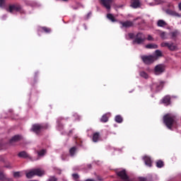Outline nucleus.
<instances>
[{
  "label": "nucleus",
  "instance_id": "f704fd0d",
  "mask_svg": "<svg viewBox=\"0 0 181 181\" xmlns=\"http://www.w3.org/2000/svg\"><path fill=\"white\" fill-rule=\"evenodd\" d=\"M42 29L44 30V32H45V33H50L51 32V30L49 28L42 27Z\"/></svg>",
  "mask_w": 181,
  "mask_h": 181
},
{
  "label": "nucleus",
  "instance_id": "58836bf2",
  "mask_svg": "<svg viewBox=\"0 0 181 181\" xmlns=\"http://www.w3.org/2000/svg\"><path fill=\"white\" fill-rule=\"evenodd\" d=\"M147 40H153V37H152L151 35H148Z\"/></svg>",
  "mask_w": 181,
  "mask_h": 181
},
{
  "label": "nucleus",
  "instance_id": "e433bc0d",
  "mask_svg": "<svg viewBox=\"0 0 181 181\" xmlns=\"http://www.w3.org/2000/svg\"><path fill=\"white\" fill-rule=\"evenodd\" d=\"M160 36L161 39H163V40L167 39L166 33H165V32H161L160 34Z\"/></svg>",
  "mask_w": 181,
  "mask_h": 181
},
{
  "label": "nucleus",
  "instance_id": "f03ea898",
  "mask_svg": "<svg viewBox=\"0 0 181 181\" xmlns=\"http://www.w3.org/2000/svg\"><path fill=\"white\" fill-rule=\"evenodd\" d=\"M6 11L10 13H16V12L23 13V8H22V6L18 4H9L8 8H6Z\"/></svg>",
  "mask_w": 181,
  "mask_h": 181
},
{
  "label": "nucleus",
  "instance_id": "5701e85b",
  "mask_svg": "<svg viewBox=\"0 0 181 181\" xmlns=\"http://www.w3.org/2000/svg\"><path fill=\"white\" fill-rule=\"evenodd\" d=\"M170 15H171V16H175L176 18H181V15L175 11H170Z\"/></svg>",
  "mask_w": 181,
  "mask_h": 181
},
{
  "label": "nucleus",
  "instance_id": "dca6fc26",
  "mask_svg": "<svg viewBox=\"0 0 181 181\" xmlns=\"http://www.w3.org/2000/svg\"><path fill=\"white\" fill-rule=\"evenodd\" d=\"M168 49L171 50V52H174V50L177 49V45H175L173 42H169Z\"/></svg>",
  "mask_w": 181,
  "mask_h": 181
},
{
  "label": "nucleus",
  "instance_id": "c9c22d12",
  "mask_svg": "<svg viewBox=\"0 0 181 181\" xmlns=\"http://www.w3.org/2000/svg\"><path fill=\"white\" fill-rule=\"evenodd\" d=\"M161 47H169V42H163L160 44Z\"/></svg>",
  "mask_w": 181,
  "mask_h": 181
},
{
  "label": "nucleus",
  "instance_id": "72a5a7b5",
  "mask_svg": "<svg viewBox=\"0 0 181 181\" xmlns=\"http://www.w3.org/2000/svg\"><path fill=\"white\" fill-rule=\"evenodd\" d=\"M6 0H0V8H4Z\"/></svg>",
  "mask_w": 181,
  "mask_h": 181
},
{
  "label": "nucleus",
  "instance_id": "6ab92c4d",
  "mask_svg": "<svg viewBox=\"0 0 181 181\" xmlns=\"http://www.w3.org/2000/svg\"><path fill=\"white\" fill-rule=\"evenodd\" d=\"M107 18L111 22H117V19L115 18V16L112 15V13H107Z\"/></svg>",
  "mask_w": 181,
  "mask_h": 181
},
{
  "label": "nucleus",
  "instance_id": "0eeeda50",
  "mask_svg": "<svg viewBox=\"0 0 181 181\" xmlns=\"http://www.w3.org/2000/svg\"><path fill=\"white\" fill-rule=\"evenodd\" d=\"M117 175L122 181H131L128 175H127V171L125 170L117 171Z\"/></svg>",
  "mask_w": 181,
  "mask_h": 181
},
{
  "label": "nucleus",
  "instance_id": "c756f323",
  "mask_svg": "<svg viewBox=\"0 0 181 181\" xmlns=\"http://www.w3.org/2000/svg\"><path fill=\"white\" fill-rule=\"evenodd\" d=\"M72 177L74 180L78 181V179H80V175L77 173L72 174Z\"/></svg>",
  "mask_w": 181,
  "mask_h": 181
},
{
  "label": "nucleus",
  "instance_id": "39448f33",
  "mask_svg": "<svg viewBox=\"0 0 181 181\" xmlns=\"http://www.w3.org/2000/svg\"><path fill=\"white\" fill-rule=\"evenodd\" d=\"M141 59L143 60L144 64H152L153 62H156V57H153V55H143L141 56Z\"/></svg>",
  "mask_w": 181,
  "mask_h": 181
},
{
  "label": "nucleus",
  "instance_id": "a211bd4d",
  "mask_svg": "<svg viewBox=\"0 0 181 181\" xmlns=\"http://www.w3.org/2000/svg\"><path fill=\"white\" fill-rule=\"evenodd\" d=\"M168 25V23H166V22L163 20H158L157 22V25L159 28H165V26H166Z\"/></svg>",
  "mask_w": 181,
  "mask_h": 181
},
{
  "label": "nucleus",
  "instance_id": "393cba45",
  "mask_svg": "<svg viewBox=\"0 0 181 181\" xmlns=\"http://www.w3.org/2000/svg\"><path fill=\"white\" fill-rule=\"evenodd\" d=\"M76 151H77V148L76 147H72L69 150V153L71 156H74V153H76Z\"/></svg>",
  "mask_w": 181,
  "mask_h": 181
},
{
  "label": "nucleus",
  "instance_id": "2eb2a0df",
  "mask_svg": "<svg viewBox=\"0 0 181 181\" xmlns=\"http://www.w3.org/2000/svg\"><path fill=\"white\" fill-rule=\"evenodd\" d=\"M22 139V136L21 135H16L10 140V144H13V142H18V141H21Z\"/></svg>",
  "mask_w": 181,
  "mask_h": 181
},
{
  "label": "nucleus",
  "instance_id": "aec40b11",
  "mask_svg": "<svg viewBox=\"0 0 181 181\" xmlns=\"http://www.w3.org/2000/svg\"><path fill=\"white\" fill-rule=\"evenodd\" d=\"M19 158H29L30 159V157L29 156V154L26 153V151H21L18 153Z\"/></svg>",
  "mask_w": 181,
  "mask_h": 181
},
{
  "label": "nucleus",
  "instance_id": "c03bdc74",
  "mask_svg": "<svg viewBox=\"0 0 181 181\" xmlns=\"http://www.w3.org/2000/svg\"><path fill=\"white\" fill-rule=\"evenodd\" d=\"M134 21H136V19H134Z\"/></svg>",
  "mask_w": 181,
  "mask_h": 181
},
{
  "label": "nucleus",
  "instance_id": "4468645a",
  "mask_svg": "<svg viewBox=\"0 0 181 181\" xmlns=\"http://www.w3.org/2000/svg\"><path fill=\"white\" fill-rule=\"evenodd\" d=\"M100 132H95L93 134L92 141L93 142H98L100 141Z\"/></svg>",
  "mask_w": 181,
  "mask_h": 181
},
{
  "label": "nucleus",
  "instance_id": "c85d7f7f",
  "mask_svg": "<svg viewBox=\"0 0 181 181\" xmlns=\"http://www.w3.org/2000/svg\"><path fill=\"white\" fill-rule=\"evenodd\" d=\"M141 77H143L144 78H148L149 76H148V74L145 71L140 72Z\"/></svg>",
  "mask_w": 181,
  "mask_h": 181
},
{
  "label": "nucleus",
  "instance_id": "a878e982",
  "mask_svg": "<svg viewBox=\"0 0 181 181\" xmlns=\"http://www.w3.org/2000/svg\"><path fill=\"white\" fill-rule=\"evenodd\" d=\"M163 165H164V164H163V161H162V160H158L157 162H156V166H157V168H163Z\"/></svg>",
  "mask_w": 181,
  "mask_h": 181
},
{
  "label": "nucleus",
  "instance_id": "37998d69",
  "mask_svg": "<svg viewBox=\"0 0 181 181\" xmlns=\"http://www.w3.org/2000/svg\"><path fill=\"white\" fill-rule=\"evenodd\" d=\"M62 1H63L64 2H67V1H69V0H62Z\"/></svg>",
  "mask_w": 181,
  "mask_h": 181
},
{
  "label": "nucleus",
  "instance_id": "4c0bfd02",
  "mask_svg": "<svg viewBox=\"0 0 181 181\" xmlns=\"http://www.w3.org/2000/svg\"><path fill=\"white\" fill-rule=\"evenodd\" d=\"M48 181H57V178H56L55 177H51Z\"/></svg>",
  "mask_w": 181,
  "mask_h": 181
},
{
  "label": "nucleus",
  "instance_id": "ddd939ff",
  "mask_svg": "<svg viewBox=\"0 0 181 181\" xmlns=\"http://www.w3.org/2000/svg\"><path fill=\"white\" fill-rule=\"evenodd\" d=\"M163 104H165V105H170V95H165L162 99Z\"/></svg>",
  "mask_w": 181,
  "mask_h": 181
},
{
  "label": "nucleus",
  "instance_id": "9b49d317",
  "mask_svg": "<svg viewBox=\"0 0 181 181\" xmlns=\"http://www.w3.org/2000/svg\"><path fill=\"white\" fill-rule=\"evenodd\" d=\"M131 6L132 8L136 9V8H139L141 6V1L139 0H132Z\"/></svg>",
  "mask_w": 181,
  "mask_h": 181
},
{
  "label": "nucleus",
  "instance_id": "423d86ee",
  "mask_svg": "<svg viewBox=\"0 0 181 181\" xmlns=\"http://www.w3.org/2000/svg\"><path fill=\"white\" fill-rule=\"evenodd\" d=\"M145 35L143 33H137L136 38L134 40L133 43H136L137 45H141L145 42Z\"/></svg>",
  "mask_w": 181,
  "mask_h": 181
},
{
  "label": "nucleus",
  "instance_id": "79ce46f5",
  "mask_svg": "<svg viewBox=\"0 0 181 181\" xmlns=\"http://www.w3.org/2000/svg\"><path fill=\"white\" fill-rule=\"evenodd\" d=\"M178 8H179V10L181 11V3H180V4H178Z\"/></svg>",
  "mask_w": 181,
  "mask_h": 181
},
{
  "label": "nucleus",
  "instance_id": "7ed1b4c3",
  "mask_svg": "<svg viewBox=\"0 0 181 181\" xmlns=\"http://www.w3.org/2000/svg\"><path fill=\"white\" fill-rule=\"evenodd\" d=\"M47 128H49V124H35L33 125L31 131L35 132L36 135H39L42 131H45V129H47Z\"/></svg>",
  "mask_w": 181,
  "mask_h": 181
},
{
  "label": "nucleus",
  "instance_id": "ea45409f",
  "mask_svg": "<svg viewBox=\"0 0 181 181\" xmlns=\"http://www.w3.org/2000/svg\"><path fill=\"white\" fill-rule=\"evenodd\" d=\"M129 37H130V39H134V33H129Z\"/></svg>",
  "mask_w": 181,
  "mask_h": 181
},
{
  "label": "nucleus",
  "instance_id": "9d476101",
  "mask_svg": "<svg viewBox=\"0 0 181 181\" xmlns=\"http://www.w3.org/2000/svg\"><path fill=\"white\" fill-rule=\"evenodd\" d=\"M120 25H122L121 28H132L134 26V22L131 21H119Z\"/></svg>",
  "mask_w": 181,
  "mask_h": 181
},
{
  "label": "nucleus",
  "instance_id": "412c9836",
  "mask_svg": "<svg viewBox=\"0 0 181 181\" xmlns=\"http://www.w3.org/2000/svg\"><path fill=\"white\" fill-rule=\"evenodd\" d=\"M0 180L13 181L12 179H7L6 175L2 172H0Z\"/></svg>",
  "mask_w": 181,
  "mask_h": 181
},
{
  "label": "nucleus",
  "instance_id": "f257e3e1",
  "mask_svg": "<svg viewBox=\"0 0 181 181\" xmlns=\"http://www.w3.org/2000/svg\"><path fill=\"white\" fill-rule=\"evenodd\" d=\"M163 123L168 129L172 130L177 126V119H176V116L175 115L168 113L163 116Z\"/></svg>",
  "mask_w": 181,
  "mask_h": 181
},
{
  "label": "nucleus",
  "instance_id": "4be33fe9",
  "mask_svg": "<svg viewBox=\"0 0 181 181\" xmlns=\"http://www.w3.org/2000/svg\"><path fill=\"white\" fill-rule=\"evenodd\" d=\"M115 121H116L118 124H121L124 119L122 118V115H117L115 118Z\"/></svg>",
  "mask_w": 181,
  "mask_h": 181
},
{
  "label": "nucleus",
  "instance_id": "bb28decb",
  "mask_svg": "<svg viewBox=\"0 0 181 181\" xmlns=\"http://www.w3.org/2000/svg\"><path fill=\"white\" fill-rule=\"evenodd\" d=\"M101 122H108V117L106 116V115H104L101 119H100Z\"/></svg>",
  "mask_w": 181,
  "mask_h": 181
},
{
  "label": "nucleus",
  "instance_id": "2f4dec72",
  "mask_svg": "<svg viewBox=\"0 0 181 181\" xmlns=\"http://www.w3.org/2000/svg\"><path fill=\"white\" fill-rule=\"evenodd\" d=\"M171 35V37L173 39H175V37H177V35H179V33H177V31H175L170 33Z\"/></svg>",
  "mask_w": 181,
  "mask_h": 181
},
{
  "label": "nucleus",
  "instance_id": "20e7f679",
  "mask_svg": "<svg viewBox=\"0 0 181 181\" xmlns=\"http://www.w3.org/2000/svg\"><path fill=\"white\" fill-rule=\"evenodd\" d=\"M45 175V170L42 169H35L26 173V177L28 179H32L33 176H43Z\"/></svg>",
  "mask_w": 181,
  "mask_h": 181
},
{
  "label": "nucleus",
  "instance_id": "7c9ffc66",
  "mask_svg": "<svg viewBox=\"0 0 181 181\" xmlns=\"http://www.w3.org/2000/svg\"><path fill=\"white\" fill-rule=\"evenodd\" d=\"M21 176H22V173L21 172H15V173H13V177H16V178L21 177Z\"/></svg>",
  "mask_w": 181,
  "mask_h": 181
},
{
  "label": "nucleus",
  "instance_id": "6e6552de",
  "mask_svg": "<svg viewBox=\"0 0 181 181\" xmlns=\"http://www.w3.org/2000/svg\"><path fill=\"white\" fill-rule=\"evenodd\" d=\"M100 5L104 6L107 10L111 9V4L114 2V0H98Z\"/></svg>",
  "mask_w": 181,
  "mask_h": 181
},
{
  "label": "nucleus",
  "instance_id": "f8f14e48",
  "mask_svg": "<svg viewBox=\"0 0 181 181\" xmlns=\"http://www.w3.org/2000/svg\"><path fill=\"white\" fill-rule=\"evenodd\" d=\"M144 160L146 166H148V168H151V166H152V160L151 159V157L146 156L144 157Z\"/></svg>",
  "mask_w": 181,
  "mask_h": 181
},
{
  "label": "nucleus",
  "instance_id": "a19ab883",
  "mask_svg": "<svg viewBox=\"0 0 181 181\" xmlns=\"http://www.w3.org/2000/svg\"><path fill=\"white\" fill-rule=\"evenodd\" d=\"M139 181H146V178L139 177Z\"/></svg>",
  "mask_w": 181,
  "mask_h": 181
},
{
  "label": "nucleus",
  "instance_id": "473e14b6",
  "mask_svg": "<svg viewBox=\"0 0 181 181\" xmlns=\"http://www.w3.org/2000/svg\"><path fill=\"white\" fill-rule=\"evenodd\" d=\"M163 88V82H160L159 85L157 86V91Z\"/></svg>",
  "mask_w": 181,
  "mask_h": 181
},
{
  "label": "nucleus",
  "instance_id": "f3484780",
  "mask_svg": "<svg viewBox=\"0 0 181 181\" xmlns=\"http://www.w3.org/2000/svg\"><path fill=\"white\" fill-rule=\"evenodd\" d=\"M154 57H156V60L159 59V57H163V54L162 53V51L157 49L155 51V55H153Z\"/></svg>",
  "mask_w": 181,
  "mask_h": 181
},
{
  "label": "nucleus",
  "instance_id": "cd10ccee",
  "mask_svg": "<svg viewBox=\"0 0 181 181\" xmlns=\"http://www.w3.org/2000/svg\"><path fill=\"white\" fill-rule=\"evenodd\" d=\"M37 153H38V156H45V155H46V150L42 149L38 151Z\"/></svg>",
  "mask_w": 181,
  "mask_h": 181
},
{
  "label": "nucleus",
  "instance_id": "b1692460",
  "mask_svg": "<svg viewBox=\"0 0 181 181\" xmlns=\"http://www.w3.org/2000/svg\"><path fill=\"white\" fill-rule=\"evenodd\" d=\"M146 49H158V45L148 44V45H146Z\"/></svg>",
  "mask_w": 181,
  "mask_h": 181
},
{
  "label": "nucleus",
  "instance_id": "1a4fd4ad",
  "mask_svg": "<svg viewBox=\"0 0 181 181\" xmlns=\"http://www.w3.org/2000/svg\"><path fill=\"white\" fill-rule=\"evenodd\" d=\"M154 71L156 74H162L165 71V65L158 64L155 66Z\"/></svg>",
  "mask_w": 181,
  "mask_h": 181
}]
</instances>
